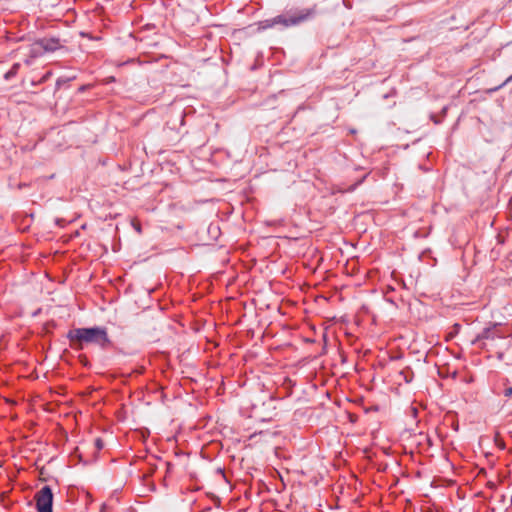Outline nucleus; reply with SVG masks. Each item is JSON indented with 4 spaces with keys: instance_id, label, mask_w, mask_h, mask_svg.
<instances>
[{
    "instance_id": "nucleus-1",
    "label": "nucleus",
    "mask_w": 512,
    "mask_h": 512,
    "mask_svg": "<svg viewBox=\"0 0 512 512\" xmlns=\"http://www.w3.org/2000/svg\"><path fill=\"white\" fill-rule=\"evenodd\" d=\"M67 338L75 350H82L85 344H94L102 350L112 345L107 329L101 326L71 329L67 333Z\"/></svg>"
},
{
    "instance_id": "nucleus-2",
    "label": "nucleus",
    "mask_w": 512,
    "mask_h": 512,
    "mask_svg": "<svg viewBox=\"0 0 512 512\" xmlns=\"http://www.w3.org/2000/svg\"><path fill=\"white\" fill-rule=\"evenodd\" d=\"M315 14L314 8H306L294 11L291 14L278 15L271 19H266L258 23V30H266L281 24L285 27L296 26L300 23L312 18Z\"/></svg>"
},
{
    "instance_id": "nucleus-3",
    "label": "nucleus",
    "mask_w": 512,
    "mask_h": 512,
    "mask_svg": "<svg viewBox=\"0 0 512 512\" xmlns=\"http://www.w3.org/2000/svg\"><path fill=\"white\" fill-rule=\"evenodd\" d=\"M506 341L504 335L500 332L497 324L485 328L476 338L472 341L473 345H478L480 348L487 350L503 348V343Z\"/></svg>"
},
{
    "instance_id": "nucleus-4",
    "label": "nucleus",
    "mask_w": 512,
    "mask_h": 512,
    "mask_svg": "<svg viewBox=\"0 0 512 512\" xmlns=\"http://www.w3.org/2000/svg\"><path fill=\"white\" fill-rule=\"evenodd\" d=\"M37 512H53V492L50 486L45 485L35 494Z\"/></svg>"
},
{
    "instance_id": "nucleus-5",
    "label": "nucleus",
    "mask_w": 512,
    "mask_h": 512,
    "mask_svg": "<svg viewBox=\"0 0 512 512\" xmlns=\"http://www.w3.org/2000/svg\"><path fill=\"white\" fill-rule=\"evenodd\" d=\"M39 42L44 53L54 52L61 47L59 40L56 38H43L39 39Z\"/></svg>"
},
{
    "instance_id": "nucleus-6",
    "label": "nucleus",
    "mask_w": 512,
    "mask_h": 512,
    "mask_svg": "<svg viewBox=\"0 0 512 512\" xmlns=\"http://www.w3.org/2000/svg\"><path fill=\"white\" fill-rule=\"evenodd\" d=\"M29 54H30V58L31 59H36L38 57H41L43 54H44V51L40 45V42L39 40L35 41L30 49H29Z\"/></svg>"
},
{
    "instance_id": "nucleus-7",
    "label": "nucleus",
    "mask_w": 512,
    "mask_h": 512,
    "mask_svg": "<svg viewBox=\"0 0 512 512\" xmlns=\"http://www.w3.org/2000/svg\"><path fill=\"white\" fill-rule=\"evenodd\" d=\"M19 68H20V64L14 63L12 65V67L5 73L4 78L6 80H11L18 73Z\"/></svg>"
},
{
    "instance_id": "nucleus-8",
    "label": "nucleus",
    "mask_w": 512,
    "mask_h": 512,
    "mask_svg": "<svg viewBox=\"0 0 512 512\" xmlns=\"http://www.w3.org/2000/svg\"><path fill=\"white\" fill-rule=\"evenodd\" d=\"M70 81V78H64V77H60L57 79L56 81V86L58 88H60L62 85L68 83Z\"/></svg>"
},
{
    "instance_id": "nucleus-9",
    "label": "nucleus",
    "mask_w": 512,
    "mask_h": 512,
    "mask_svg": "<svg viewBox=\"0 0 512 512\" xmlns=\"http://www.w3.org/2000/svg\"><path fill=\"white\" fill-rule=\"evenodd\" d=\"M503 394L505 397H511L512 396V387L511 386L505 387Z\"/></svg>"
},
{
    "instance_id": "nucleus-10",
    "label": "nucleus",
    "mask_w": 512,
    "mask_h": 512,
    "mask_svg": "<svg viewBox=\"0 0 512 512\" xmlns=\"http://www.w3.org/2000/svg\"><path fill=\"white\" fill-rule=\"evenodd\" d=\"M95 446H96L97 450H101L104 447V443L100 438H97L95 440Z\"/></svg>"
},
{
    "instance_id": "nucleus-11",
    "label": "nucleus",
    "mask_w": 512,
    "mask_h": 512,
    "mask_svg": "<svg viewBox=\"0 0 512 512\" xmlns=\"http://www.w3.org/2000/svg\"><path fill=\"white\" fill-rule=\"evenodd\" d=\"M495 350H496L497 358L499 360H503L504 359V352L502 351V348L495 349Z\"/></svg>"
},
{
    "instance_id": "nucleus-12",
    "label": "nucleus",
    "mask_w": 512,
    "mask_h": 512,
    "mask_svg": "<svg viewBox=\"0 0 512 512\" xmlns=\"http://www.w3.org/2000/svg\"><path fill=\"white\" fill-rule=\"evenodd\" d=\"M511 80H512V75H511L510 77H508V78L506 79V81H505L504 83H502L500 86H498V87L494 88V89H493V91H496V90H498L499 88L503 87L506 83H508V82H509V81H511Z\"/></svg>"
},
{
    "instance_id": "nucleus-13",
    "label": "nucleus",
    "mask_w": 512,
    "mask_h": 512,
    "mask_svg": "<svg viewBox=\"0 0 512 512\" xmlns=\"http://www.w3.org/2000/svg\"><path fill=\"white\" fill-rule=\"evenodd\" d=\"M33 60L34 59H31L30 58V55L28 56L27 59H25L24 63L27 65V66H30L32 63H33Z\"/></svg>"
},
{
    "instance_id": "nucleus-14",
    "label": "nucleus",
    "mask_w": 512,
    "mask_h": 512,
    "mask_svg": "<svg viewBox=\"0 0 512 512\" xmlns=\"http://www.w3.org/2000/svg\"><path fill=\"white\" fill-rule=\"evenodd\" d=\"M133 226L138 233L141 232V226L139 224H133Z\"/></svg>"
},
{
    "instance_id": "nucleus-15",
    "label": "nucleus",
    "mask_w": 512,
    "mask_h": 512,
    "mask_svg": "<svg viewBox=\"0 0 512 512\" xmlns=\"http://www.w3.org/2000/svg\"><path fill=\"white\" fill-rule=\"evenodd\" d=\"M354 189H355V186H351V188L349 190L352 191Z\"/></svg>"
}]
</instances>
